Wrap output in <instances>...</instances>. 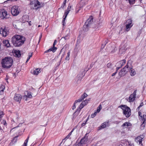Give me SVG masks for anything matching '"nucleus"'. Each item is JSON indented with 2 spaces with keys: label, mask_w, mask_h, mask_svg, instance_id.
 Listing matches in <instances>:
<instances>
[{
  "label": "nucleus",
  "mask_w": 146,
  "mask_h": 146,
  "mask_svg": "<svg viewBox=\"0 0 146 146\" xmlns=\"http://www.w3.org/2000/svg\"><path fill=\"white\" fill-rule=\"evenodd\" d=\"M25 40L26 38L24 36L18 35H15L11 38L13 44L16 47L21 46L24 43Z\"/></svg>",
  "instance_id": "obj_1"
},
{
  "label": "nucleus",
  "mask_w": 146,
  "mask_h": 146,
  "mask_svg": "<svg viewBox=\"0 0 146 146\" xmlns=\"http://www.w3.org/2000/svg\"><path fill=\"white\" fill-rule=\"evenodd\" d=\"M131 66L130 63L128 62L126 65L121 70L119 73V76L120 77L124 76L128 72L130 69V74L131 76H134L136 74L135 70L133 69Z\"/></svg>",
  "instance_id": "obj_2"
},
{
  "label": "nucleus",
  "mask_w": 146,
  "mask_h": 146,
  "mask_svg": "<svg viewBox=\"0 0 146 146\" xmlns=\"http://www.w3.org/2000/svg\"><path fill=\"white\" fill-rule=\"evenodd\" d=\"M13 62V60L11 57H5L2 60V66L3 68H9L12 66Z\"/></svg>",
  "instance_id": "obj_3"
},
{
  "label": "nucleus",
  "mask_w": 146,
  "mask_h": 146,
  "mask_svg": "<svg viewBox=\"0 0 146 146\" xmlns=\"http://www.w3.org/2000/svg\"><path fill=\"white\" fill-rule=\"evenodd\" d=\"M123 110V114L127 117H129L131 114L130 109L126 105H121L119 107Z\"/></svg>",
  "instance_id": "obj_4"
},
{
  "label": "nucleus",
  "mask_w": 146,
  "mask_h": 146,
  "mask_svg": "<svg viewBox=\"0 0 146 146\" xmlns=\"http://www.w3.org/2000/svg\"><path fill=\"white\" fill-rule=\"evenodd\" d=\"M132 124L131 123L129 122H126L123 124L121 127L125 131H128L129 130Z\"/></svg>",
  "instance_id": "obj_5"
},
{
  "label": "nucleus",
  "mask_w": 146,
  "mask_h": 146,
  "mask_svg": "<svg viewBox=\"0 0 146 146\" xmlns=\"http://www.w3.org/2000/svg\"><path fill=\"white\" fill-rule=\"evenodd\" d=\"M0 33L3 37H5L8 34L9 31L5 27H3L0 29Z\"/></svg>",
  "instance_id": "obj_6"
},
{
  "label": "nucleus",
  "mask_w": 146,
  "mask_h": 146,
  "mask_svg": "<svg viewBox=\"0 0 146 146\" xmlns=\"http://www.w3.org/2000/svg\"><path fill=\"white\" fill-rule=\"evenodd\" d=\"M11 12L13 16H17L19 13L20 10L17 6H13L11 9Z\"/></svg>",
  "instance_id": "obj_7"
},
{
  "label": "nucleus",
  "mask_w": 146,
  "mask_h": 146,
  "mask_svg": "<svg viewBox=\"0 0 146 146\" xmlns=\"http://www.w3.org/2000/svg\"><path fill=\"white\" fill-rule=\"evenodd\" d=\"M9 15L6 10H1L0 12V18L1 19H7L9 18Z\"/></svg>",
  "instance_id": "obj_8"
},
{
  "label": "nucleus",
  "mask_w": 146,
  "mask_h": 146,
  "mask_svg": "<svg viewBox=\"0 0 146 146\" xmlns=\"http://www.w3.org/2000/svg\"><path fill=\"white\" fill-rule=\"evenodd\" d=\"M125 30L128 31L133 25L132 23V20L131 19H128L125 23Z\"/></svg>",
  "instance_id": "obj_9"
},
{
  "label": "nucleus",
  "mask_w": 146,
  "mask_h": 146,
  "mask_svg": "<svg viewBox=\"0 0 146 146\" xmlns=\"http://www.w3.org/2000/svg\"><path fill=\"white\" fill-rule=\"evenodd\" d=\"M37 94L36 93L35 94H33L30 91H27L25 93V95L23 97V99L25 101L28 100V98H31L33 96L35 97Z\"/></svg>",
  "instance_id": "obj_10"
},
{
  "label": "nucleus",
  "mask_w": 146,
  "mask_h": 146,
  "mask_svg": "<svg viewBox=\"0 0 146 146\" xmlns=\"http://www.w3.org/2000/svg\"><path fill=\"white\" fill-rule=\"evenodd\" d=\"M71 6L70 5H69L68 6V8L66 10V11L64 13V17L65 16L64 18L63 19V20L62 21V24L63 26L65 25V21L66 20V18L67 17V16L68 13L70 11V9H71Z\"/></svg>",
  "instance_id": "obj_11"
},
{
  "label": "nucleus",
  "mask_w": 146,
  "mask_h": 146,
  "mask_svg": "<svg viewBox=\"0 0 146 146\" xmlns=\"http://www.w3.org/2000/svg\"><path fill=\"white\" fill-rule=\"evenodd\" d=\"M93 17L92 16H91L88 19L86 22H85V25H84V28L86 27L88 25L90 26V25L93 22Z\"/></svg>",
  "instance_id": "obj_12"
},
{
  "label": "nucleus",
  "mask_w": 146,
  "mask_h": 146,
  "mask_svg": "<svg viewBox=\"0 0 146 146\" xmlns=\"http://www.w3.org/2000/svg\"><path fill=\"white\" fill-rule=\"evenodd\" d=\"M136 90L134 91L132 94H131L129 98V102H133L135 100L136 95Z\"/></svg>",
  "instance_id": "obj_13"
},
{
  "label": "nucleus",
  "mask_w": 146,
  "mask_h": 146,
  "mask_svg": "<svg viewBox=\"0 0 146 146\" xmlns=\"http://www.w3.org/2000/svg\"><path fill=\"white\" fill-rule=\"evenodd\" d=\"M144 138V135H142L136 138L135 139V141L139 144H141L142 145V139Z\"/></svg>",
  "instance_id": "obj_14"
},
{
  "label": "nucleus",
  "mask_w": 146,
  "mask_h": 146,
  "mask_svg": "<svg viewBox=\"0 0 146 146\" xmlns=\"http://www.w3.org/2000/svg\"><path fill=\"white\" fill-rule=\"evenodd\" d=\"M22 98V96L19 94H15L14 97L13 99L14 100L19 103H20Z\"/></svg>",
  "instance_id": "obj_15"
},
{
  "label": "nucleus",
  "mask_w": 146,
  "mask_h": 146,
  "mask_svg": "<svg viewBox=\"0 0 146 146\" xmlns=\"http://www.w3.org/2000/svg\"><path fill=\"white\" fill-rule=\"evenodd\" d=\"M13 54L16 57H19L21 56L20 51L19 50H15L14 51Z\"/></svg>",
  "instance_id": "obj_16"
},
{
  "label": "nucleus",
  "mask_w": 146,
  "mask_h": 146,
  "mask_svg": "<svg viewBox=\"0 0 146 146\" xmlns=\"http://www.w3.org/2000/svg\"><path fill=\"white\" fill-rule=\"evenodd\" d=\"M88 141V137L85 136L84 138H83L81 140L80 142V144H84L86 143Z\"/></svg>",
  "instance_id": "obj_17"
},
{
  "label": "nucleus",
  "mask_w": 146,
  "mask_h": 146,
  "mask_svg": "<svg viewBox=\"0 0 146 146\" xmlns=\"http://www.w3.org/2000/svg\"><path fill=\"white\" fill-rule=\"evenodd\" d=\"M108 125V123L105 122L102 123L101 126L99 127V130H100L102 128H104L106 127Z\"/></svg>",
  "instance_id": "obj_18"
},
{
  "label": "nucleus",
  "mask_w": 146,
  "mask_h": 146,
  "mask_svg": "<svg viewBox=\"0 0 146 146\" xmlns=\"http://www.w3.org/2000/svg\"><path fill=\"white\" fill-rule=\"evenodd\" d=\"M87 96V94H86L84 93V94L82 95L80 98L79 99L77 100V102H81L82 100H84Z\"/></svg>",
  "instance_id": "obj_19"
},
{
  "label": "nucleus",
  "mask_w": 146,
  "mask_h": 146,
  "mask_svg": "<svg viewBox=\"0 0 146 146\" xmlns=\"http://www.w3.org/2000/svg\"><path fill=\"white\" fill-rule=\"evenodd\" d=\"M3 43L4 46L7 47H9L10 46V44L8 40H4L3 41Z\"/></svg>",
  "instance_id": "obj_20"
},
{
  "label": "nucleus",
  "mask_w": 146,
  "mask_h": 146,
  "mask_svg": "<svg viewBox=\"0 0 146 146\" xmlns=\"http://www.w3.org/2000/svg\"><path fill=\"white\" fill-rule=\"evenodd\" d=\"M74 130V129H73L69 133L68 135L64 139L62 140V141L63 142L64 141V142H65L66 140L68 139H70L71 137H70V136L72 134V133L73 132V131Z\"/></svg>",
  "instance_id": "obj_21"
},
{
  "label": "nucleus",
  "mask_w": 146,
  "mask_h": 146,
  "mask_svg": "<svg viewBox=\"0 0 146 146\" xmlns=\"http://www.w3.org/2000/svg\"><path fill=\"white\" fill-rule=\"evenodd\" d=\"M126 62V60H123L118 62L117 63V64H118V66H119L121 67L123 66L125 64Z\"/></svg>",
  "instance_id": "obj_22"
},
{
  "label": "nucleus",
  "mask_w": 146,
  "mask_h": 146,
  "mask_svg": "<svg viewBox=\"0 0 146 146\" xmlns=\"http://www.w3.org/2000/svg\"><path fill=\"white\" fill-rule=\"evenodd\" d=\"M40 70L39 68H37L35 70L31 71V72L33 74L37 75L40 72Z\"/></svg>",
  "instance_id": "obj_23"
},
{
  "label": "nucleus",
  "mask_w": 146,
  "mask_h": 146,
  "mask_svg": "<svg viewBox=\"0 0 146 146\" xmlns=\"http://www.w3.org/2000/svg\"><path fill=\"white\" fill-rule=\"evenodd\" d=\"M84 106L83 105V104H82V103L80 105V106H79V108H78V109H77V111H76L75 113H74V114L73 115H76V114H77V115L78 114V113L77 112V111L78 110H79V111L82 109Z\"/></svg>",
  "instance_id": "obj_24"
},
{
  "label": "nucleus",
  "mask_w": 146,
  "mask_h": 146,
  "mask_svg": "<svg viewBox=\"0 0 146 146\" xmlns=\"http://www.w3.org/2000/svg\"><path fill=\"white\" fill-rule=\"evenodd\" d=\"M57 49V48L56 47H55L54 46L53 47L49 49L48 50L46 51L45 52H48L50 51H52L53 52H54Z\"/></svg>",
  "instance_id": "obj_25"
},
{
  "label": "nucleus",
  "mask_w": 146,
  "mask_h": 146,
  "mask_svg": "<svg viewBox=\"0 0 146 146\" xmlns=\"http://www.w3.org/2000/svg\"><path fill=\"white\" fill-rule=\"evenodd\" d=\"M88 0H81L80 3L81 5V6H83L84 5L86 4Z\"/></svg>",
  "instance_id": "obj_26"
},
{
  "label": "nucleus",
  "mask_w": 146,
  "mask_h": 146,
  "mask_svg": "<svg viewBox=\"0 0 146 146\" xmlns=\"http://www.w3.org/2000/svg\"><path fill=\"white\" fill-rule=\"evenodd\" d=\"M5 89V87L4 86L2 85L0 86V94L3 95V94L4 90Z\"/></svg>",
  "instance_id": "obj_27"
},
{
  "label": "nucleus",
  "mask_w": 146,
  "mask_h": 146,
  "mask_svg": "<svg viewBox=\"0 0 146 146\" xmlns=\"http://www.w3.org/2000/svg\"><path fill=\"white\" fill-rule=\"evenodd\" d=\"M29 138V136H28L27 139L25 141L23 146H27V144Z\"/></svg>",
  "instance_id": "obj_28"
},
{
  "label": "nucleus",
  "mask_w": 146,
  "mask_h": 146,
  "mask_svg": "<svg viewBox=\"0 0 146 146\" xmlns=\"http://www.w3.org/2000/svg\"><path fill=\"white\" fill-rule=\"evenodd\" d=\"M145 121H143V123L141 125L140 128L141 129H143L145 126Z\"/></svg>",
  "instance_id": "obj_29"
},
{
  "label": "nucleus",
  "mask_w": 146,
  "mask_h": 146,
  "mask_svg": "<svg viewBox=\"0 0 146 146\" xmlns=\"http://www.w3.org/2000/svg\"><path fill=\"white\" fill-rule=\"evenodd\" d=\"M102 108V106L101 105H100L98 107L97 110L95 111H96L98 113H99L100 110H101Z\"/></svg>",
  "instance_id": "obj_30"
},
{
  "label": "nucleus",
  "mask_w": 146,
  "mask_h": 146,
  "mask_svg": "<svg viewBox=\"0 0 146 146\" xmlns=\"http://www.w3.org/2000/svg\"><path fill=\"white\" fill-rule=\"evenodd\" d=\"M97 113H98L95 111L94 113H92L91 114V117L92 118H94L96 115Z\"/></svg>",
  "instance_id": "obj_31"
},
{
  "label": "nucleus",
  "mask_w": 146,
  "mask_h": 146,
  "mask_svg": "<svg viewBox=\"0 0 146 146\" xmlns=\"http://www.w3.org/2000/svg\"><path fill=\"white\" fill-rule=\"evenodd\" d=\"M70 54V52L69 51L67 53V55L66 58V60H69V56Z\"/></svg>",
  "instance_id": "obj_32"
},
{
  "label": "nucleus",
  "mask_w": 146,
  "mask_h": 146,
  "mask_svg": "<svg viewBox=\"0 0 146 146\" xmlns=\"http://www.w3.org/2000/svg\"><path fill=\"white\" fill-rule=\"evenodd\" d=\"M69 35L68 34H67L64 37H63L61 38V40H62L63 39H64L65 40L68 39L69 38Z\"/></svg>",
  "instance_id": "obj_33"
},
{
  "label": "nucleus",
  "mask_w": 146,
  "mask_h": 146,
  "mask_svg": "<svg viewBox=\"0 0 146 146\" xmlns=\"http://www.w3.org/2000/svg\"><path fill=\"white\" fill-rule=\"evenodd\" d=\"M89 100H88V101ZM88 101L87 100H85L84 101H83L82 103V104H83L84 106H85L88 103Z\"/></svg>",
  "instance_id": "obj_34"
},
{
  "label": "nucleus",
  "mask_w": 146,
  "mask_h": 146,
  "mask_svg": "<svg viewBox=\"0 0 146 146\" xmlns=\"http://www.w3.org/2000/svg\"><path fill=\"white\" fill-rule=\"evenodd\" d=\"M90 26V25H88V26H86V27L84 28V25L83 27V29L85 31H88V27Z\"/></svg>",
  "instance_id": "obj_35"
},
{
  "label": "nucleus",
  "mask_w": 146,
  "mask_h": 146,
  "mask_svg": "<svg viewBox=\"0 0 146 146\" xmlns=\"http://www.w3.org/2000/svg\"><path fill=\"white\" fill-rule=\"evenodd\" d=\"M112 65L111 63H108L107 64V67L108 68H111V69H112Z\"/></svg>",
  "instance_id": "obj_36"
},
{
  "label": "nucleus",
  "mask_w": 146,
  "mask_h": 146,
  "mask_svg": "<svg viewBox=\"0 0 146 146\" xmlns=\"http://www.w3.org/2000/svg\"><path fill=\"white\" fill-rule=\"evenodd\" d=\"M66 1V0H64V2H63V4H62L61 6V7L62 8H63L64 6H65Z\"/></svg>",
  "instance_id": "obj_37"
},
{
  "label": "nucleus",
  "mask_w": 146,
  "mask_h": 146,
  "mask_svg": "<svg viewBox=\"0 0 146 146\" xmlns=\"http://www.w3.org/2000/svg\"><path fill=\"white\" fill-rule=\"evenodd\" d=\"M143 121L145 122L146 121V115H143V119H142Z\"/></svg>",
  "instance_id": "obj_38"
},
{
  "label": "nucleus",
  "mask_w": 146,
  "mask_h": 146,
  "mask_svg": "<svg viewBox=\"0 0 146 146\" xmlns=\"http://www.w3.org/2000/svg\"><path fill=\"white\" fill-rule=\"evenodd\" d=\"M77 102V100L75 102H74V104L73 106H72V109L73 110H74L75 108H76V103L77 102Z\"/></svg>",
  "instance_id": "obj_39"
},
{
  "label": "nucleus",
  "mask_w": 146,
  "mask_h": 146,
  "mask_svg": "<svg viewBox=\"0 0 146 146\" xmlns=\"http://www.w3.org/2000/svg\"><path fill=\"white\" fill-rule=\"evenodd\" d=\"M1 123L3 124L4 125H6L7 123L6 121L5 120H3L1 122Z\"/></svg>",
  "instance_id": "obj_40"
},
{
  "label": "nucleus",
  "mask_w": 146,
  "mask_h": 146,
  "mask_svg": "<svg viewBox=\"0 0 146 146\" xmlns=\"http://www.w3.org/2000/svg\"><path fill=\"white\" fill-rule=\"evenodd\" d=\"M3 111L0 112V121H1V119L3 117Z\"/></svg>",
  "instance_id": "obj_41"
},
{
  "label": "nucleus",
  "mask_w": 146,
  "mask_h": 146,
  "mask_svg": "<svg viewBox=\"0 0 146 146\" xmlns=\"http://www.w3.org/2000/svg\"><path fill=\"white\" fill-rule=\"evenodd\" d=\"M40 5V2L38 1H37V3L35 4L34 6L35 7H36L37 6H39Z\"/></svg>",
  "instance_id": "obj_42"
},
{
  "label": "nucleus",
  "mask_w": 146,
  "mask_h": 146,
  "mask_svg": "<svg viewBox=\"0 0 146 146\" xmlns=\"http://www.w3.org/2000/svg\"><path fill=\"white\" fill-rule=\"evenodd\" d=\"M88 119H87V120H86V121L84 123H83L82 124L81 127L84 126V125H85L86 124V122H87V121H88Z\"/></svg>",
  "instance_id": "obj_43"
},
{
  "label": "nucleus",
  "mask_w": 146,
  "mask_h": 146,
  "mask_svg": "<svg viewBox=\"0 0 146 146\" xmlns=\"http://www.w3.org/2000/svg\"><path fill=\"white\" fill-rule=\"evenodd\" d=\"M33 54L32 53H29L28 54V56L31 58Z\"/></svg>",
  "instance_id": "obj_44"
},
{
  "label": "nucleus",
  "mask_w": 146,
  "mask_h": 146,
  "mask_svg": "<svg viewBox=\"0 0 146 146\" xmlns=\"http://www.w3.org/2000/svg\"><path fill=\"white\" fill-rule=\"evenodd\" d=\"M118 66V67H117L116 68V72H117V71L120 68H121V67L119 66Z\"/></svg>",
  "instance_id": "obj_45"
},
{
  "label": "nucleus",
  "mask_w": 146,
  "mask_h": 146,
  "mask_svg": "<svg viewBox=\"0 0 146 146\" xmlns=\"http://www.w3.org/2000/svg\"><path fill=\"white\" fill-rule=\"evenodd\" d=\"M57 42V41L56 40H55L54 41V42L53 44V46H55V45L56 44Z\"/></svg>",
  "instance_id": "obj_46"
},
{
  "label": "nucleus",
  "mask_w": 146,
  "mask_h": 146,
  "mask_svg": "<svg viewBox=\"0 0 146 146\" xmlns=\"http://www.w3.org/2000/svg\"><path fill=\"white\" fill-rule=\"evenodd\" d=\"M117 72H115V73H113L112 75H111V76H115L116 74L117 73Z\"/></svg>",
  "instance_id": "obj_47"
},
{
  "label": "nucleus",
  "mask_w": 146,
  "mask_h": 146,
  "mask_svg": "<svg viewBox=\"0 0 146 146\" xmlns=\"http://www.w3.org/2000/svg\"><path fill=\"white\" fill-rule=\"evenodd\" d=\"M18 118H19V116L17 114L16 116V119L17 120Z\"/></svg>",
  "instance_id": "obj_48"
},
{
  "label": "nucleus",
  "mask_w": 146,
  "mask_h": 146,
  "mask_svg": "<svg viewBox=\"0 0 146 146\" xmlns=\"http://www.w3.org/2000/svg\"><path fill=\"white\" fill-rule=\"evenodd\" d=\"M129 145V146H133V144H131L129 143V142H128Z\"/></svg>",
  "instance_id": "obj_49"
},
{
  "label": "nucleus",
  "mask_w": 146,
  "mask_h": 146,
  "mask_svg": "<svg viewBox=\"0 0 146 146\" xmlns=\"http://www.w3.org/2000/svg\"><path fill=\"white\" fill-rule=\"evenodd\" d=\"M30 58L28 56L26 62H27L29 61V59Z\"/></svg>",
  "instance_id": "obj_50"
},
{
  "label": "nucleus",
  "mask_w": 146,
  "mask_h": 146,
  "mask_svg": "<svg viewBox=\"0 0 146 146\" xmlns=\"http://www.w3.org/2000/svg\"><path fill=\"white\" fill-rule=\"evenodd\" d=\"M0 130H1V132H2L3 131V130L1 129V126H0Z\"/></svg>",
  "instance_id": "obj_51"
},
{
  "label": "nucleus",
  "mask_w": 146,
  "mask_h": 146,
  "mask_svg": "<svg viewBox=\"0 0 146 146\" xmlns=\"http://www.w3.org/2000/svg\"><path fill=\"white\" fill-rule=\"evenodd\" d=\"M139 115L140 116H141V117H142L141 116V113L140 112H139Z\"/></svg>",
  "instance_id": "obj_52"
},
{
  "label": "nucleus",
  "mask_w": 146,
  "mask_h": 146,
  "mask_svg": "<svg viewBox=\"0 0 146 146\" xmlns=\"http://www.w3.org/2000/svg\"><path fill=\"white\" fill-rule=\"evenodd\" d=\"M79 10H80V9H79L78 10L76 11V13H77L78 12V11H79Z\"/></svg>",
  "instance_id": "obj_53"
},
{
  "label": "nucleus",
  "mask_w": 146,
  "mask_h": 146,
  "mask_svg": "<svg viewBox=\"0 0 146 146\" xmlns=\"http://www.w3.org/2000/svg\"><path fill=\"white\" fill-rule=\"evenodd\" d=\"M143 105V103H142L141 104V105H140V106H141Z\"/></svg>",
  "instance_id": "obj_54"
},
{
  "label": "nucleus",
  "mask_w": 146,
  "mask_h": 146,
  "mask_svg": "<svg viewBox=\"0 0 146 146\" xmlns=\"http://www.w3.org/2000/svg\"><path fill=\"white\" fill-rule=\"evenodd\" d=\"M30 4L31 5H32L33 4L32 2H31Z\"/></svg>",
  "instance_id": "obj_55"
},
{
  "label": "nucleus",
  "mask_w": 146,
  "mask_h": 146,
  "mask_svg": "<svg viewBox=\"0 0 146 146\" xmlns=\"http://www.w3.org/2000/svg\"><path fill=\"white\" fill-rule=\"evenodd\" d=\"M82 78V77H80V78H79V80H81Z\"/></svg>",
  "instance_id": "obj_56"
},
{
  "label": "nucleus",
  "mask_w": 146,
  "mask_h": 146,
  "mask_svg": "<svg viewBox=\"0 0 146 146\" xmlns=\"http://www.w3.org/2000/svg\"><path fill=\"white\" fill-rule=\"evenodd\" d=\"M29 25L30 26H31V24L30 23H29Z\"/></svg>",
  "instance_id": "obj_57"
},
{
  "label": "nucleus",
  "mask_w": 146,
  "mask_h": 146,
  "mask_svg": "<svg viewBox=\"0 0 146 146\" xmlns=\"http://www.w3.org/2000/svg\"><path fill=\"white\" fill-rule=\"evenodd\" d=\"M102 23V22H101L100 23H99V25H100V24H101Z\"/></svg>",
  "instance_id": "obj_58"
},
{
  "label": "nucleus",
  "mask_w": 146,
  "mask_h": 146,
  "mask_svg": "<svg viewBox=\"0 0 146 146\" xmlns=\"http://www.w3.org/2000/svg\"><path fill=\"white\" fill-rule=\"evenodd\" d=\"M40 26H40V25H38V27H40Z\"/></svg>",
  "instance_id": "obj_59"
},
{
  "label": "nucleus",
  "mask_w": 146,
  "mask_h": 146,
  "mask_svg": "<svg viewBox=\"0 0 146 146\" xmlns=\"http://www.w3.org/2000/svg\"><path fill=\"white\" fill-rule=\"evenodd\" d=\"M41 36H42V35H41H41L40 37V39L41 37Z\"/></svg>",
  "instance_id": "obj_60"
},
{
  "label": "nucleus",
  "mask_w": 146,
  "mask_h": 146,
  "mask_svg": "<svg viewBox=\"0 0 146 146\" xmlns=\"http://www.w3.org/2000/svg\"><path fill=\"white\" fill-rule=\"evenodd\" d=\"M63 56H64V54H63L62 56V57H63Z\"/></svg>",
  "instance_id": "obj_61"
},
{
  "label": "nucleus",
  "mask_w": 146,
  "mask_h": 146,
  "mask_svg": "<svg viewBox=\"0 0 146 146\" xmlns=\"http://www.w3.org/2000/svg\"><path fill=\"white\" fill-rule=\"evenodd\" d=\"M12 121H14V120H13V119H12Z\"/></svg>",
  "instance_id": "obj_62"
}]
</instances>
